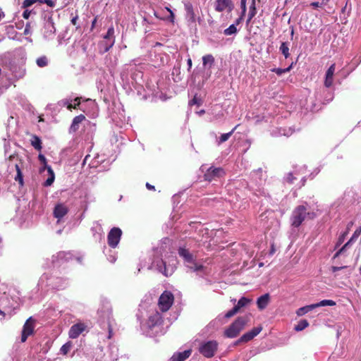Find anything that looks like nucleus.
<instances>
[{
    "label": "nucleus",
    "mask_w": 361,
    "mask_h": 361,
    "mask_svg": "<svg viewBox=\"0 0 361 361\" xmlns=\"http://www.w3.org/2000/svg\"><path fill=\"white\" fill-rule=\"evenodd\" d=\"M55 32L56 28L53 19L51 17H49L44 21L43 35L47 39H52L55 35Z\"/></svg>",
    "instance_id": "nucleus-13"
},
{
    "label": "nucleus",
    "mask_w": 361,
    "mask_h": 361,
    "mask_svg": "<svg viewBox=\"0 0 361 361\" xmlns=\"http://www.w3.org/2000/svg\"><path fill=\"white\" fill-rule=\"evenodd\" d=\"M238 32V29L235 25H231L228 28L224 30V34L226 36L235 35Z\"/></svg>",
    "instance_id": "nucleus-43"
},
{
    "label": "nucleus",
    "mask_w": 361,
    "mask_h": 361,
    "mask_svg": "<svg viewBox=\"0 0 361 361\" xmlns=\"http://www.w3.org/2000/svg\"><path fill=\"white\" fill-rule=\"evenodd\" d=\"M114 43L115 39H111L110 41L104 39V41L102 42L100 46L102 49V52H107L114 46Z\"/></svg>",
    "instance_id": "nucleus-31"
},
{
    "label": "nucleus",
    "mask_w": 361,
    "mask_h": 361,
    "mask_svg": "<svg viewBox=\"0 0 361 361\" xmlns=\"http://www.w3.org/2000/svg\"><path fill=\"white\" fill-rule=\"evenodd\" d=\"M35 320L32 317H29L25 322L22 333L20 341L24 343L27 339V337L32 335L34 333Z\"/></svg>",
    "instance_id": "nucleus-11"
},
{
    "label": "nucleus",
    "mask_w": 361,
    "mask_h": 361,
    "mask_svg": "<svg viewBox=\"0 0 361 361\" xmlns=\"http://www.w3.org/2000/svg\"><path fill=\"white\" fill-rule=\"evenodd\" d=\"M262 326L255 327L251 331L244 334L240 337V341H243V343H247L253 339L256 336H257L262 331Z\"/></svg>",
    "instance_id": "nucleus-22"
},
{
    "label": "nucleus",
    "mask_w": 361,
    "mask_h": 361,
    "mask_svg": "<svg viewBox=\"0 0 361 361\" xmlns=\"http://www.w3.org/2000/svg\"><path fill=\"white\" fill-rule=\"evenodd\" d=\"M214 8L218 12H231L234 8V4L231 0H216Z\"/></svg>",
    "instance_id": "nucleus-15"
},
{
    "label": "nucleus",
    "mask_w": 361,
    "mask_h": 361,
    "mask_svg": "<svg viewBox=\"0 0 361 361\" xmlns=\"http://www.w3.org/2000/svg\"><path fill=\"white\" fill-rule=\"evenodd\" d=\"M15 168L16 170V176H15L14 179L16 182H18L20 186H23L24 185L23 173L18 164H15Z\"/></svg>",
    "instance_id": "nucleus-32"
},
{
    "label": "nucleus",
    "mask_w": 361,
    "mask_h": 361,
    "mask_svg": "<svg viewBox=\"0 0 361 361\" xmlns=\"http://www.w3.org/2000/svg\"><path fill=\"white\" fill-rule=\"evenodd\" d=\"M72 254L71 252H60L57 254L56 257L53 256V258H58L61 261H68L72 259Z\"/></svg>",
    "instance_id": "nucleus-35"
},
{
    "label": "nucleus",
    "mask_w": 361,
    "mask_h": 361,
    "mask_svg": "<svg viewBox=\"0 0 361 361\" xmlns=\"http://www.w3.org/2000/svg\"><path fill=\"white\" fill-rule=\"evenodd\" d=\"M31 11L28 10H25L23 13V17L25 19H27L30 16Z\"/></svg>",
    "instance_id": "nucleus-57"
},
{
    "label": "nucleus",
    "mask_w": 361,
    "mask_h": 361,
    "mask_svg": "<svg viewBox=\"0 0 361 361\" xmlns=\"http://www.w3.org/2000/svg\"><path fill=\"white\" fill-rule=\"evenodd\" d=\"M255 14H256V8H255V1H253L252 6L250 7L247 21H250L252 20V18L255 16Z\"/></svg>",
    "instance_id": "nucleus-48"
},
{
    "label": "nucleus",
    "mask_w": 361,
    "mask_h": 361,
    "mask_svg": "<svg viewBox=\"0 0 361 361\" xmlns=\"http://www.w3.org/2000/svg\"><path fill=\"white\" fill-rule=\"evenodd\" d=\"M219 348V343L216 341L211 340L202 341L199 345V352L207 358L213 357Z\"/></svg>",
    "instance_id": "nucleus-8"
},
{
    "label": "nucleus",
    "mask_w": 361,
    "mask_h": 361,
    "mask_svg": "<svg viewBox=\"0 0 361 361\" xmlns=\"http://www.w3.org/2000/svg\"><path fill=\"white\" fill-rule=\"evenodd\" d=\"M97 314L99 325L103 329L108 331V338L110 339L113 336V329L116 322L112 315V307L109 300L106 299L102 300Z\"/></svg>",
    "instance_id": "nucleus-1"
},
{
    "label": "nucleus",
    "mask_w": 361,
    "mask_h": 361,
    "mask_svg": "<svg viewBox=\"0 0 361 361\" xmlns=\"http://www.w3.org/2000/svg\"><path fill=\"white\" fill-rule=\"evenodd\" d=\"M251 302V300H250L247 298L242 297L237 302V304L229 311H228L225 314L226 318H230L233 316H234L235 314H237L240 310L245 306H247L250 302Z\"/></svg>",
    "instance_id": "nucleus-14"
},
{
    "label": "nucleus",
    "mask_w": 361,
    "mask_h": 361,
    "mask_svg": "<svg viewBox=\"0 0 361 361\" xmlns=\"http://www.w3.org/2000/svg\"><path fill=\"white\" fill-rule=\"evenodd\" d=\"M148 269H154L165 276H169L174 272L176 267L174 264L167 265L161 258L154 257Z\"/></svg>",
    "instance_id": "nucleus-7"
},
{
    "label": "nucleus",
    "mask_w": 361,
    "mask_h": 361,
    "mask_svg": "<svg viewBox=\"0 0 361 361\" xmlns=\"http://www.w3.org/2000/svg\"><path fill=\"white\" fill-rule=\"evenodd\" d=\"M280 52L284 56L286 59L290 56L288 43L283 42L279 47Z\"/></svg>",
    "instance_id": "nucleus-34"
},
{
    "label": "nucleus",
    "mask_w": 361,
    "mask_h": 361,
    "mask_svg": "<svg viewBox=\"0 0 361 361\" xmlns=\"http://www.w3.org/2000/svg\"><path fill=\"white\" fill-rule=\"evenodd\" d=\"M262 326L255 327L251 331L244 334L240 337V341H243V343H247L253 339L256 336H257L262 331Z\"/></svg>",
    "instance_id": "nucleus-21"
},
{
    "label": "nucleus",
    "mask_w": 361,
    "mask_h": 361,
    "mask_svg": "<svg viewBox=\"0 0 361 361\" xmlns=\"http://www.w3.org/2000/svg\"><path fill=\"white\" fill-rule=\"evenodd\" d=\"M348 232H344L342 235H341L338 239V241L336 244L335 249L338 247L344 241L345 236L347 235Z\"/></svg>",
    "instance_id": "nucleus-49"
},
{
    "label": "nucleus",
    "mask_w": 361,
    "mask_h": 361,
    "mask_svg": "<svg viewBox=\"0 0 361 361\" xmlns=\"http://www.w3.org/2000/svg\"><path fill=\"white\" fill-rule=\"evenodd\" d=\"M31 145L35 149L39 151L42 148L41 139L37 135L32 136Z\"/></svg>",
    "instance_id": "nucleus-33"
},
{
    "label": "nucleus",
    "mask_w": 361,
    "mask_h": 361,
    "mask_svg": "<svg viewBox=\"0 0 361 361\" xmlns=\"http://www.w3.org/2000/svg\"><path fill=\"white\" fill-rule=\"evenodd\" d=\"M36 2H38V0H25L23 3V8L30 7Z\"/></svg>",
    "instance_id": "nucleus-50"
},
{
    "label": "nucleus",
    "mask_w": 361,
    "mask_h": 361,
    "mask_svg": "<svg viewBox=\"0 0 361 361\" xmlns=\"http://www.w3.org/2000/svg\"><path fill=\"white\" fill-rule=\"evenodd\" d=\"M29 33H30V25L27 24L25 27V30H24V34L28 35Z\"/></svg>",
    "instance_id": "nucleus-62"
},
{
    "label": "nucleus",
    "mask_w": 361,
    "mask_h": 361,
    "mask_svg": "<svg viewBox=\"0 0 361 361\" xmlns=\"http://www.w3.org/2000/svg\"><path fill=\"white\" fill-rule=\"evenodd\" d=\"M191 350H186L183 352L177 353L173 354L171 357L170 361H185L191 355Z\"/></svg>",
    "instance_id": "nucleus-25"
},
{
    "label": "nucleus",
    "mask_w": 361,
    "mask_h": 361,
    "mask_svg": "<svg viewBox=\"0 0 361 361\" xmlns=\"http://www.w3.org/2000/svg\"><path fill=\"white\" fill-rule=\"evenodd\" d=\"M38 159L40 161V162L44 164V167L39 169V172L42 173L45 169H47V166H49L47 164L46 157L43 154H39L38 156Z\"/></svg>",
    "instance_id": "nucleus-46"
},
{
    "label": "nucleus",
    "mask_w": 361,
    "mask_h": 361,
    "mask_svg": "<svg viewBox=\"0 0 361 361\" xmlns=\"http://www.w3.org/2000/svg\"><path fill=\"white\" fill-rule=\"evenodd\" d=\"M293 66V63H292L288 67L286 68H274L271 71L275 73H276L278 75H281L283 73L289 72Z\"/></svg>",
    "instance_id": "nucleus-38"
},
{
    "label": "nucleus",
    "mask_w": 361,
    "mask_h": 361,
    "mask_svg": "<svg viewBox=\"0 0 361 361\" xmlns=\"http://www.w3.org/2000/svg\"><path fill=\"white\" fill-rule=\"evenodd\" d=\"M322 5V3H319L318 1H314L310 4V6L314 8L320 7Z\"/></svg>",
    "instance_id": "nucleus-56"
},
{
    "label": "nucleus",
    "mask_w": 361,
    "mask_h": 361,
    "mask_svg": "<svg viewBox=\"0 0 361 361\" xmlns=\"http://www.w3.org/2000/svg\"><path fill=\"white\" fill-rule=\"evenodd\" d=\"M36 63L39 67L43 68L47 66L48 59L45 56H42L37 59Z\"/></svg>",
    "instance_id": "nucleus-44"
},
{
    "label": "nucleus",
    "mask_w": 361,
    "mask_h": 361,
    "mask_svg": "<svg viewBox=\"0 0 361 361\" xmlns=\"http://www.w3.org/2000/svg\"><path fill=\"white\" fill-rule=\"evenodd\" d=\"M122 235V231L117 227H114L111 229L107 235L108 245L115 248L118 245Z\"/></svg>",
    "instance_id": "nucleus-10"
},
{
    "label": "nucleus",
    "mask_w": 361,
    "mask_h": 361,
    "mask_svg": "<svg viewBox=\"0 0 361 361\" xmlns=\"http://www.w3.org/2000/svg\"><path fill=\"white\" fill-rule=\"evenodd\" d=\"M80 97H76L75 99L66 98L58 102L60 106H66L69 110L72 109H76L80 104Z\"/></svg>",
    "instance_id": "nucleus-18"
},
{
    "label": "nucleus",
    "mask_w": 361,
    "mask_h": 361,
    "mask_svg": "<svg viewBox=\"0 0 361 361\" xmlns=\"http://www.w3.org/2000/svg\"><path fill=\"white\" fill-rule=\"evenodd\" d=\"M309 326V322L306 319L300 320L297 325L295 326L294 329L296 331H300Z\"/></svg>",
    "instance_id": "nucleus-41"
},
{
    "label": "nucleus",
    "mask_w": 361,
    "mask_h": 361,
    "mask_svg": "<svg viewBox=\"0 0 361 361\" xmlns=\"http://www.w3.org/2000/svg\"><path fill=\"white\" fill-rule=\"evenodd\" d=\"M173 302V295L169 291H164L159 297L158 305L161 312H166Z\"/></svg>",
    "instance_id": "nucleus-9"
},
{
    "label": "nucleus",
    "mask_w": 361,
    "mask_h": 361,
    "mask_svg": "<svg viewBox=\"0 0 361 361\" xmlns=\"http://www.w3.org/2000/svg\"><path fill=\"white\" fill-rule=\"evenodd\" d=\"M202 63L204 66H206L207 65L209 66V67L212 66L214 63V58L212 54H207L202 57Z\"/></svg>",
    "instance_id": "nucleus-36"
},
{
    "label": "nucleus",
    "mask_w": 361,
    "mask_h": 361,
    "mask_svg": "<svg viewBox=\"0 0 361 361\" xmlns=\"http://www.w3.org/2000/svg\"><path fill=\"white\" fill-rule=\"evenodd\" d=\"M171 240L168 238H164L161 240L160 245L156 249V252H166L167 249H169Z\"/></svg>",
    "instance_id": "nucleus-28"
},
{
    "label": "nucleus",
    "mask_w": 361,
    "mask_h": 361,
    "mask_svg": "<svg viewBox=\"0 0 361 361\" xmlns=\"http://www.w3.org/2000/svg\"><path fill=\"white\" fill-rule=\"evenodd\" d=\"M307 217L312 219L315 217V213L307 212L305 205H299L293 211L290 218L291 225L294 227H299Z\"/></svg>",
    "instance_id": "nucleus-5"
},
{
    "label": "nucleus",
    "mask_w": 361,
    "mask_h": 361,
    "mask_svg": "<svg viewBox=\"0 0 361 361\" xmlns=\"http://www.w3.org/2000/svg\"><path fill=\"white\" fill-rule=\"evenodd\" d=\"M85 119V116L82 114L75 116L72 121V124L70 128L71 131L75 132L78 130L79 128V124Z\"/></svg>",
    "instance_id": "nucleus-27"
},
{
    "label": "nucleus",
    "mask_w": 361,
    "mask_h": 361,
    "mask_svg": "<svg viewBox=\"0 0 361 361\" xmlns=\"http://www.w3.org/2000/svg\"><path fill=\"white\" fill-rule=\"evenodd\" d=\"M71 347H72V343L70 341L66 343L65 344H63L61 346V348L60 349L61 353L63 355H66L70 351Z\"/></svg>",
    "instance_id": "nucleus-45"
},
{
    "label": "nucleus",
    "mask_w": 361,
    "mask_h": 361,
    "mask_svg": "<svg viewBox=\"0 0 361 361\" xmlns=\"http://www.w3.org/2000/svg\"><path fill=\"white\" fill-rule=\"evenodd\" d=\"M189 104L190 105L199 104L198 99L196 97H194V98L191 101H190Z\"/></svg>",
    "instance_id": "nucleus-60"
},
{
    "label": "nucleus",
    "mask_w": 361,
    "mask_h": 361,
    "mask_svg": "<svg viewBox=\"0 0 361 361\" xmlns=\"http://www.w3.org/2000/svg\"><path fill=\"white\" fill-rule=\"evenodd\" d=\"M292 134V132H290V130H288L286 129H279V135H284V136H289Z\"/></svg>",
    "instance_id": "nucleus-52"
},
{
    "label": "nucleus",
    "mask_w": 361,
    "mask_h": 361,
    "mask_svg": "<svg viewBox=\"0 0 361 361\" xmlns=\"http://www.w3.org/2000/svg\"><path fill=\"white\" fill-rule=\"evenodd\" d=\"M68 207L63 204H58L54 209V216L59 220L63 218L68 213Z\"/></svg>",
    "instance_id": "nucleus-23"
},
{
    "label": "nucleus",
    "mask_w": 361,
    "mask_h": 361,
    "mask_svg": "<svg viewBox=\"0 0 361 361\" xmlns=\"http://www.w3.org/2000/svg\"><path fill=\"white\" fill-rule=\"evenodd\" d=\"M343 269L348 270V274L346 275H350L351 274L353 268L348 267V266H341V267L333 266L331 267V271L333 273H336V271L343 270Z\"/></svg>",
    "instance_id": "nucleus-42"
},
{
    "label": "nucleus",
    "mask_w": 361,
    "mask_h": 361,
    "mask_svg": "<svg viewBox=\"0 0 361 361\" xmlns=\"http://www.w3.org/2000/svg\"><path fill=\"white\" fill-rule=\"evenodd\" d=\"M166 9L167 10L168 12H169L170 15H169V17L164 18V20H169L170 22L173 23L174 22V18H175L174 13H173V11L169 8L166 7Z\"/></svg>",
    "instance_id": "nucleus-51"
},
{
    "label": "nucleus",
    "mask_w": 361,
    "mask_h": 361,
    "mask_svg": "<svg viewBox=\"0 0 361 361\" xmlns=\"http://www.w3.org/2000/svg\"><path fill=\"white\" fill-rule=\"evenodd\" d=\"M247 322V318L243 317H238L227 329H225L224 335L226 338H233L237 337L244 329Z\"/></svg>",
    "instance_id": "nucleus-6"
},
{
    "label": "nucleus",
    "mask_w": 361,
    "mask_h": 361,
    "mask_svg": "<svg viewBox=\"0 0 361 361\" xmlns=\"http://www.w3.org/2000/svg\"><path fill=\"white\" fill-rule=\"evenodd\" d=\"M180 73V68L179 67H178V68H173L172 74H173V75L176 74V75H177V78H179V79H180V78H181L179 76Z\"/></svg>",
    "instance_id": "nucleus-55"
},
{
    "label": "nucleus",
    "mask_w": 361,
    "mask_h": 361,
    "mask_svg": "<svg viewBox=\"0 0 361 361\" xmlns=\"http://www.w3.org/2000/svg\"><path fill=\"white\" fill-rule=\"evenodd\" d=\"M269 301V295L268 293H266L264 295H261L259 298H258L257 300V305L259 310L264 309Z\"/></svg>",
    "instance_id": "nucleus-26"
},
{
    "label": "nucleus",
    "mask_w": 361,
    "mask_h": 361,
    "mask_svg": "<svg viewBox=\"0 0 361 361\" xmlns=\"http://www.w3.org/2000/svg\"><path fill=\"white\" fill-rule=\"evenodd\" d=\"M13 73L15 78H21L25 74V69L23 67H19L18 68H14V69H13Z\"/></svg>",
    "instance_id": "nucleus-40"
},
{
    "label": "nucleus",
    "mask_w": 361,
    "mask_h": 361,
    "mask_svg": "<svg viewBox=\"0 0 361 361\" xmlns=\"http://www.w3.org/2000/svg\"><path fill=\"white\" fill-rule=\"evenodd\" d=\"M295 179V178L294 177L293 173H288L287 176L285 178L286 181L288 183H293Z\"/></svg>",
    "instance_id": "nucleus-54"
},
{
    "label": "nucleus",
    "mask_w": 361,
    "mask_h": 361,
    "mask_svg": "<svg viewBox=\"0 0 361 361\" xmlns=\"http://www.w3.org/2000/svg\"><path fill=\"white\" fill-rule=\"evenodd\" d=\"M336 71V64L333 63L327 69L325 74L324 85L326 87H330L333 85L334 75Z\"/></svg>",
    "instance_id": "nucleus-20"
},
{
    "label": "nucleus",
    "mask_w": 361,
    "mask_h": 361,
    "mask_svg": "<svg viewBox=\"0 0 361 361\" xmlns=\"http://www.w3.org/2000/svg\"><path fill=\"white\" fill-rule=\"evenodd\" d=\"M114 28L113 27H109L106 34L104 35V39L110 41L111 39H114Z\"/></svg>",
    "instance_id": "nucleus-47"
},
{
    "label": "nucleus",
    "mask_w": 361,
    "mask_h": 361,
    "mask_svg": "<svg viewBox=\"0 0 361 361\" xmlns=\"http://www.w3.org/2000/svg\"><path fill=\"white\" fill-rule=\"evenodd\" d=\"M187 64H188V71H190L192 68V59L190 57L187 60Z\"/></svg>",
    "instance_id": "nucleus-58"
},
{
    "label": "nucleus",
    "mask_w": 361,
    "mask_h": 361,
    "mask_svg": "<svg viewBox=\"0 0 361 361\" xmlns=\"http://www.w3.org/2000/svg\"><path fill=\"white\" fill-rule=\"evenodd\" d=\"M360 233H361V230L360 229H357L353 235H352V237L350 238V240L341 248L339 249L334 255L333 257V259H336L337 257H338L341 255H342L343 253H344V252L348 249L351 245L353 243H354L355 242V240H357V238L359 237V235H360Z\"/></svg>",
    "instance_id": "nucleus-16"
},
{
    "label": "nucleus",
    "mask_w": 361,
    "mask_h": 361,
    "mask_svg": "<svg viewBox=\"0 0 361 361\" xmlns=\"http://www.w3.org/2000/svg\"><path fill=\"white\" fill-rule=\"evenodd\" d=\"M146 187L147 189L149 190H154L155 188H154V185H152L151 184H149V183H146Z\"/></svg>",
    "instance_id": "nucleus-63"
},
{
    "label": "nucleus",
    "mask_w": 361,
    "mask_h": 361,
    "mask_svg": "<svg viewBox=\"0 0 361 361\" xmlns=\"http://www.w3.org/2000/svg\"><path fill=\"white\" fill-rule=\"evenodd\" d=\"M178 253L183 259L184 264L190 271L195 272L197 276L201 277L207 274V268L201 262H197L193 255L185 247H180Z\"/></svg>",
    "instance_id": "nucleus-2"
},
{
    "label": "nucleus",
    "mask_w": 361,
    "mask_h": 361,
    "mask_svg": "<svg viewBox=\"0 0 361 361\" xmlns=\"http://www.w3.org/2000/svg\"><path fill=\"white\" fill-rule=\"evenodd\" d=\"M47 172L49 174V178L44 181V186L48 187L50 186L54 181L55 175L54 171L52 170L51 166H47Z\"/></svg>",
    "instance_id": "nucleus-30"
},
{
    "label": "nucleus",
    "mask_w": 361,
    "mask_h": 361,
    "mask_svg": "<svg viewBox=\"0 0 361 361\" xmlns=\"http://www.w3.org/2000/svg\"><path fill=\"white\" fill-rule=\"evenodd\" d=\"M237 127H238V126H235L233 128V130L231 131H230L229 133L222 134L220 136L219 140H218V145H220V144L227 141L230 138V137L232 135V134L234 133V131L235 130Z\"/></svg>",
    "instance_id": "nucleus-37"
},
{
    "label": "nucleus",
    "mask_w": 361,
    "mask_h": 361,
    "mask_svg": "<svg viewBox=\"0 0 361 361\" xmlns=\"http://www.w3.org/2000/svg\"><path fill=\"white\" fill-rule=\"evenodd\" d=\"M92 235L96 241H101L104 238V232L99 222H94L91 228Z\"/></svg>",
    "instance_id": "nucleus-19"
},
{
    "label": "nucleus",
    "mask_w": 361,
    "mask_h": 361,
    "mask_svg": "<svg viewBox=\"0 0 361 361\" xmlns=\"http://www.w3.org/2000/svg\"><path fill=\"white\" fill-rule=\"evenodd\" d=\"M243 16H240L239 18H238L235 20V23H234L233 25H235V27H236V26H237V25H238L240 23H241V22L243 21Z\"/></svg>",
    "instance_id": "nucleus-59"
},
{
    "label": "nucleus",
    "mask_w": 361,
    "mask_h": 361,
    "mask_svg": "<svg viewBox=\"0 0 361 361\" xmlns=\"http://www.w3.org/2000/svg\"><path fill=\"white\" fill-rule=\"evenodd\" d=\"M184 6L186 11L187 19L191 23H195L196 21V18L192 4L187 2L184 4Z\"/></svg>",
    "instance_id": "nucleus-24"
},
{
    "label": "nucleus",
    "mask_w": 361,
    "mask_h": 361,
    "mask_svg": "<svg viewBox=\"0 0 361 361\" xmlns=\"http://www.w3.org/2000/svg\"><path fill=\"white\" fill-rule=\"evenodd\" d=\"M314 309H315L314 305V304H311V305H306V306L300 307L299 309H298V310L296 312V314H297L298 316L301 317V316L305 315L307 312L313 310Z\"/></svg>",
    "instance_id": "nucleus-29"
},
{
    "label": "nucleus",
    "mask_w": 361,
    "mask_h": 361,
    "mask_svg": "<svg viewBox=\"0 0 361 361\" xmlns=\"http://www.w3.org/2000/svg\"><path fill=\"white\" fill-rule=\"evenodd\" d=\"M240 4L242 10L246 11V0H241Z\"/></svg>",
    "instance_id": "nucleus-61"
},
{
    "label": "nucleus",
    "mask_w": 361,
    "mask_h": 361,
    "mask_svg": "<svg viewBox=\"0 0 361 361\" xmlns=\"http://www.w3.org/2000/svg\"><path fill=\"white\" fill-rule=\"evenodd\" d=\"M139 313L137 314V317L139 320L144 316L145 312L147 314V320L143 326L150 330H153L155 328H159L163 322V319L161 313L158 312L156 307H150L146 310L142 305L140 306Z\"/></svg>",
    "instance_id": "nucleus-3"
},
{
    "label": "nucleus",
    "mask_w": 361,
    "mask_h": 361,
    "mask_svg": "<svg viewBox=\"0 0 361 361\" xmlns=\"http://www.w3.org/2000/svg\"><path fill=\"white\" fill-rule=\"evenodd\" d=\"M315 308L324 306H334L336 305V302L332 300H323L317 303L314 304Z\"/></svg>",
    "instance_id": "nucleus-39"
},
{
    "label": "nucleus",
    "mask_w": 361,
    "mask_h": 361,
    "mask_svg": "<svg viewBox=\"0 0 361 361\" xmlns=\"http://www.w3.org/2000/svg\"><path fill=\"white\" fill-rule=\"evenodd\" d=\"M38 2L41 4H46L50 7H54L55 6V2L52 0H38Z\"/></svg>",
    "instance_id": "nucleus-53"
},
{
    "label": "nucleus",
    "mask_w": 361,
    "mask_h": 361,
    "mask_svg": "<svg viewBox=\"0 0 361 361\" xmlns=\"http://www.w3.org/2000/svg\"><path fill=\"white\" fill-rule=\"evenodd\" d=\"M86 329L84 323L79 322L73 324L69 329L68 336L71 338H77Z\"/></svg>",
    "instance_id": "nucleus-17"
},
{
    "label": "nucleus",
    "mask_w": 361,
    "mask_h": 361,
    "mask_svg": "<svg viewBox=\"0 0 361 361\" xmlns=\"http://www.w3.org/2000/svg\"><path fill=\"white\" fill-rule=\"evenodd\" d=\"M68 284V282L65 279L43 274L39 279L38 286H40L42 288L45 286L51 289L60 290L64 289Z\"/></svg>",
    "instance_id": "nucleus-4"
},
{
    "label": "nucleus",
    "mask_w": 361,
    "mask_h": 361,
    "mask_svg": "<svg viewBox=\"0 0 361 361\" xmlns=\"http://www.w3.org/2000/svg\"><path fill=\"white\" fill-rule=\"evenodd\" d=\"M225 174L224 170L221 167L211 166L204 175V179L207 181H212L216 178H220Z\"/></svg>",
    "instance_id": "nucleus-12"
},
{
    "label": "nucleus",
    "mask_w": 361,
    "mask_h": 361,
    "mask_svg": "<svg viewBox=\"0 0 361 361\" xmlns=\"http://www.w3.org/2000/svg\"><path fill=\"white\" fill-rule=\"evenodd\" d=\"M78 16H75V17H74V18H72V20H71V23H72L74 25H75L77 24V21H78Z\"/></svg>",
    "instance_id": "nucleus-64"
}]
</instances>
